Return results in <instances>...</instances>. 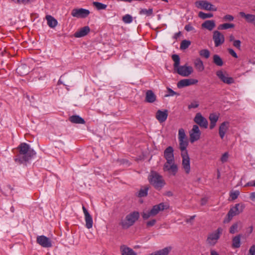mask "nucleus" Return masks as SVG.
I'll return each instance as SVG.
<instances>
[{
  "label": "nucleus",
  "instance_id": "nucleus-60",
  "mask_svg": "<svg viewBox=\"0 0 255 255\" xmlns=\"http://www.w3.org/2000/svg\"><path fill=\"white\" fill-rule=\"evenodd\" d=\"M195 217H196L195 215H193V216H191L189 219H186V222L187 223L191 222L192 221H193Z\"/></svg>",
  "mask_w": 255,
  "mask_h": 255
},
{
  "label": "nucleus",
  "instance_id": "nucleus-22",
  "mask_svg": "<svg viewBox=\"0 0 255 255\" xmlns=\"http://www.w3.org/2000/svg\"><path fill=\"white\" fill-rule=\"evenodd\" d=\"M165 209V205L164 203H161L158 205H156L153 206L152 209L150 210V214L155 216L159 212L163 211Z\"/></svg>",
  "mask_w": 255,
  "mask_h": 255
},
{
  "label": "nucleus",
  "instance_id": "nucleus-56",
  "mask_svg": "<svg viewBox=\"0 0 255 255\" xmlns=\"http://www.w3.org/2000/svg\"><path fill=\"white\" fill-rule=\"evenodd\" d=\"M30 2L29 0H17V4H26Z\"/></svg>",
  "mask_w": 255,
  "mask_h": 255
},
{
  "label": "nucleus",
  "instance_id": "nucleus-10",
  "mask_svg": "<svg viewBox=\"0 0 255 255\" xmlns=\"http://www.w3.org/2000/svg\"><path fill=\"white\" fill-rule=\"evenodd\" d=\"M190 141L191 143L199 139L201 135V132L197 125H194L192 129L189 132Z\"/></svg>",
  "mask_w": 255,
  "mask_h": 255
},
{
  "label": "nucleus",
  "instance_id": "nucleus-37",
  "mask_svg": "<svg viewBox=\"0 0 255 255\" xmlns=\"http://www.w3.org/2000/svg\"><path fill=\"white\" fill-rule=\"evenodd\" d=\"M172 59L174 62L173 66L174 69H175L177 67L179 66L180 65V57L177 54H173L172 56Z\"/></svg>",
  "mask_w": 255,
  "mask_h": 255
},
{
  "label": "nucleus",
  "instance_id": "nucleus-49",
  "mask_svg": "<svg viewBox=\"0 0 255 255\" xmlns=\"http://www.w3.org/2000/svg\"><path fill=\"white\" fill-rule=\"evenodd\" d=\"M228 157H229L228 153L227 152H225L222 155V156L221 158V161L223 163L226 162L227 161Z\"/></svg>",
  "mask_w": 255,
  "mask_h": 255
},
{
  "label": "nucleus",
  "instance_id": "nucleus-31",
  "mask_svg": "<svg viewBox=\"0 0 255 255\" xmlns=\"http://www.w3.org/2000/svg\"><path fill=\"white\" fill-rule=\"evenodd\" d=\"M242 235L239 234L236 236L232 240V247L234 248H239L241 246V238Z\"/></svg>",
  "mask_w": 255,
  "mask_h": 255
},
{
  "label": "nucleus",
  "instance_id": "nucleus-29",
  "mask_svg": "<svg viewBox=\"0 0 255 255\" xmlns=\"http://www.w3.org/2000/svg\"><path fill=\"white\" fill-rule=\"evenodd\" d=\"M121 251L122 255H137L136 253L133 250L125 246L121 247Z\"/></svg>",
  "mask_w": 255,
  "mask_h": 255
},
{
  "label": "nucleus",
  "instance_id": "nucleus-58",
  "mask_svg": "<svg viewBox=\"0 0 255 255\" xmlns=\"http://www.w3.org/2000/svg\"><path fill=\"white\" fill-rule=\"evenodd\" d=\"M245 186H255V181L254 180L248 182L245 185Z\"/></svg>",
  "mask_w": 255,
  "mask_h": 255
},
{
  "label": "nucleus",
  "instance_id": "nucleus-16",
  "mask_svg": "<svg viewBox=\"0 0 255 255\" xmlns=\"http://www.w3.org/2000/svg\"><path fill=\"white\" fill-rule=\"evenodd\" d=\"M216 75L218 78L225 83L231 84L235 82L234 79L232 77L225 75L221 70L218 71L216 72Z\"/></svg>",
  "mask_w": 255,
  "mask_h": 255
},
{
  "label": "nucleus",
  "instance_id": "nucleus-39",
  "mask_svg": "<svg viewBox=\"0 0 255 255\" xmlns=\"http://www.w3.org/2000/svg\"><path fill=\"white\" fill-rule=\"evenodd\" d=\"M93 5L98 10L105 9L107 7V5L106 4L97 1H94L93 2Z\"/></svg>",
  "mask_w": 255,
  "mask_h": 255
},
{
  "label": "nucleus",
  "instance_id": "nucleus-42",
  "mask_svg": "<svg viewBox=\"0 0 255 255\" xmlns=\"http://www.w3.org/2000/svg\"><path fill=\"white\" fill-rule=\"evenodd\" d=\"M199 54L201 56L207 59L209 57L210 53L208 49H202L199 51Z\"/></svg>",
  "mask_w": 255,
  "mask_h": 255
},
{
  "label": "nucleus",
  "instance_id": "nucleus-34",
  "mask_svg": "<svg viewBox=\"0 0 255 255\" xmlns=\"http://www.w3.org/2000/svg\"><path fill=\"white\" fill-rule=\"evenodd\" d=\"M149 190V186L146 185L142 187L138 193V197H143L147 195L148 191Z\"/></svg>",
  "mask_w": 255,
  "mask_h": 255
},
{
  "label": "nucleus",
  "instance_id": "nucleus-14",
  "mask_svg": "<svg viewBox=\"0 0 255 255\" xmlns=\"http://www.w3.org/2000/svg\"><path fill=\"white\" fill-rule=\"evenodd\" d=\"M213 39L215 47H218L224 42L225 37L220 31L215 30L213 32Z\"/></svg>",
  "mask_w": 255,
  "mask_h": 255
},
{
  "label": "nucleus",
  "instance_id": "nucleus-61",
  "mask_svg": "<svg viewBox=\"0 0 255 255\" xmlns=\"http://www.w3.org/2000/svg\"><path fill=\"white\" fill-rule=\"evenodd\" d=\"M164 195L168 197H171L173 196V193L171 191H168L164 193Z\"/></svg>",
  "mask_w": 255,
  "mask_h": 255
},
{
  "label": "nucleus",
  "instance_id": "nucleus-6",
  "mask_svg": "<svg viewBox=\"0 0 255 255\" xmlns=\"http://www.w3.org/2000/svg\"><path fill=\"white\" fill-rule=\"evenodd\" d=\"M223 229L222 228H218L214 232L210 234L207 239V243L211 246H214L222 234Z\"/></svg>",
  "mask_w": 255,
  "mask_h": 255
},
{
  "label": "nucleus",
  "instance_id": "nucleus-53",
  "mask_svg": "<svg viewBox=\"0 0 255 255\" xmlns=\"http://www.w3.org/2000/svg\"><path fill=\"white\" fill-rule=\"evenodd\" d=\"M199 104L197 102H194L188 105V109L196 108L198 107Z\"/></svg>",
  "mask_w": 255,
  "mask_h": 255
},
{
  "label": "nucleus",
  "instance_id": "nucleus-30",
  "mask_svg": "<svg viewBox=\"0 0 255 255\" xmlns=\"http://www.w3.org/2000/svg\"><path fill=\"white\" fill-rule=\"evenodd\" d=\"M47 21L48 25L51 28H54L58 24L57 20L53 16L50 15H47L45 17Z\"/></svg>",
  "mask_w": 255,
  "mask_h": 255
},
{
  "label": "nucleus",
  "instance_id": "nucleus-44",
  "mask_svg": "<svg viewBox=\"0 0 255 255\" xmlns=\"http://www.w3.org/2000/svg\"><path fill=\"white\" fill-rule=\"evenodd\" d=\"M123 20L126 23H129L132 22V18L129 14H126L123 17Z\"/></svg>",
  "mask_w": 255,
  "mask_h": 255
},
{
  "label": "nucleus",
  "instance_id": "nucleus-63",
  "mask_svg": "<svg viewBox=\"0 0 255 255\" xmlns=\"http://www.w3.org/2000/svg\"><path fill=\"white\" fill-rule=\"evenodd\" d=\"M250 198L253 201H255V192L251 194Z\"/></svg>",
  "mask_w": 255,
  "mask_h": 255
},
{
  "label": "nucleus",
  "instance_id": "nucleus-15",
  "mask_svg": "<svg viewBox=\"0 0 255 255\" xmlns=\"http://www.w3.org/2000/svg\"><path fill=\"white\" fill-rule=\"evenodd\" d=\"M36 241L38 244L43 248H50L52 246L51 240L45 236H38Z\"/></svg>",
  "mask_w": 255,
  "mask_h": 255
},
{
  "label": "nucleus",
  "instance_id": "nucleus-43",
  "mask_svg": "<svg viewBox=\"0 0 255 255\" xmlns=\"http://www.w3.org/2000/svg\"><path fill=\"white\" fill-rule=\"evenodd\" d=\"M198 15L202 19L211 18L213 16V14L211 13H206L202 11L199 12Z\"/></svg>",
  "mask_w": 255,
  "mask_h": 255
},
{
  "label": "nucleus",
  "instance_id": "nucleus-17",
  "mask_svg": "<svg viewBox=\"0 0 255 255\" xmlns=\"http://www.w3.org/2000/svg\"><path fill=\"white\" fill-rule=\"evenodd\" d=\"M198 80L194 79H185L181 80L177 83V87L179 88L194 85L198 83Z\"/></svg>",
  "mask_w": 255,
  "mask_h": 255
},
{
  "label": "nucleus",
  "instance_id": "nucleus-36",
  "mask_svg": "<svg viewBox=\"0 0 255 255\" xmlns=\"http://www.w3.org/2000/svg\"><path fill=\"white\" fill-rule=\"evenodd\" d=\"M213 62L218 66H222L223 65V61L222 58L217 54H215L213 56Z\"/></svg>",
  "mask_w": 255,
  "mask_h": 255
},
{
  "label": "nucleus",
  "instance_id": "nucleus-57",
  "mask_svg": "<svg viewBox=\"0 0 255 255\" xmlns=\"http://www.w3.org/2000/svg\"><path fill=\"white\" fill-rule=\"evenodd\" d=\"M249 254L255 255V246H252L249 250Z\"/></svg>",
  "mask_w": 255,
  "mask_h": 255
},
{
  "label": "nucleus",
  "instance_id": "nucleus-5",
  "mask_svg": "<svg viewBox=\"0 0 255 255\" xmlns=\"http://www.w3.org/2000/svg\"><path fill=\"white\" fill-rule=\"evenodd\" d=\"M178 140L181 153L187 152L186 148L188 145V140L183 128H180L178 130Z\"/></svg>",
  "mask_w": 255,
  "mask_h": 255
},
{
  "label": "nucleus",
  "instance_id": "nucleus-23",
  "mask_svg": "<svg viewBox=\"0 0 255 255\" xmlns=\"http://www.w3.org/2000/svg\"><path fill=\"white\" fill-rule=\"evenodd\" d=\"M156 100V96L151 90H147L145 93V101L149 103H153Z\"/></svg>",
  "mask_w": 255,
  "mask_h": 255
},
{
  "label": "nucleus",
  "instance_id": "nucleus-1",
  "mask_svg": "<svg viewBox=\"0 0 255 255\" xmlns=\"http://www.w3.org/2000/svg\"><path fill=\"white\" fill-rule=\"evenodd\" d=\"M17 148L19 150V153L14 160L20 164L28 162L36 154L34 150L26 143H20Z\"/></svg>",
  "mask_w": 255,
  "mask_h": 255
},
{
  "label": "nucleus",
  "instance_id": "nucleus-26",
  "mask_svg": "<svg viewBox=\"0 0 255 255\" xmlns=\"http://www.w3.org/2000/svg\"><path fill=\"white\" fill-rule=\"evenodd\" d=\"M239 14L241 16L244 17L246 21L249 23H252L255 26V15L251 14H246L244 12H240Z\"/></svg>",
  "mask_w": 255,
  "mask_h": 255
},
{
  "label": "nucleus",
  "instance_id": "nucleus-19",
  "mask_svg": "<svg viewBox=\"0 0 255 255\" xmlns=\"http://www.w3.org/2000/svg\"><path fill=\"white\" fill-rule=\"evenodd\" d=\"M229 123L228 122H224L220 125L219 128V134L222 139L224 138L227 131L229 129Z\"/></svg>",
  "mask_w": 255,
  "mask_h": 255
},
{
  "label": "nucleus",
  "instance_id": "nucleus-24",
  "mask_svg": "<svg viewBox=\"0 0 255 255\" xmlns=\"http://www.w3.org/2000/svg\"><path fill=\"white\" fill-rule=\"evenodd\" d=\"M201 26L202 28L212 31L216 26L215 21L213 20H207L202 24Z\"/></svg>",
  "mask_w": 255,
  "mask_h": 255
},
{
  "label": "nucleus",
  "instance_id": "nucleus-33",
  "mask_svg": "<svg viewBox=\"0 0 255 255\" xmlns=\"http://www.w3.org/2000/svg\"><path fill=\"white\" fill-rule=\"evenodd\" d=\"M242 223L241 222L239 221L234 224H233L230 227L229 230L230 233L232 234H234L238 232V228L240 225H241Z\"/></svg>",
  "mask_w": 255,
  "mask_h": 255
},
{
  "label": "nucleus",
  "instance_id": "nucleus-46",
  "mask_svg": "<svg viewBox=\"0 0 255 255\" xmlns=\"http://www.w3.org/2000/svg\"><path fill=\"white\" fill-rule=\"evenodd\" d=\"M24 66H20L16 69V71L18 73L23 74L24 75H26L28 73V70L27 69V66L25 65V72H22V70L24 68Z\"/></svg>",
  "mask_w": 255,
  "mask_h": 255
},
{
  "label": "nucleus",
  "instance_id": "nucleus-45",
  "mask_svg": "<svg viewBox=\"0 0 255 255\" xmlns=\"http://www.w3.org/2000/svg\"><path fill=\"white\" fill-rule=\"evenodd\" d=\"M167 90L168 94H166L165 95V97H170V96H173L174 95H177V96H179V93H177L174 92V91H173L170 88H167Z\"/></svg>",
  "mask_w": 255,
  "mask_h": 255
},
{
  "label": "nucleus",
  "instance_id": "nucleus-52",
  "mask_svg": "<svg viewBox=\"0 0 255 255\" xmlns=\"http://www.w3.org/2000/svg\"><path fill=\"white\" fill-rule=\"evenodd\" d=\"M156 222V220L155 219H152L150 221L147 222L146 226L148 227L153 226Z\"/></svg>",
  "mask_w": 255,
  "mask_h": 255
},
{
  "label": "nucleus",
  "instance_id": "nucleus-11",
  "mask_svg": "<svg viewBox=\"0 0 255 255\" xmlns=\"http://www.w3.org/2000/svg\"><path fill=\"white\" fill-rule=\"evenodd\" d=\"M90 14V11L88 9L80 8H74L72 10L71 15L73 17L77 18H85Z\"/></svg>",
  "mask_w": 255,
  "mask_h": 255
},
{
  "label": "nucleus",
  "instance_id": "nucleus-40",
  "mask_svg": "<svg viewBox=\"0 0 255 255\" xmlns=\"http://www.w3.org/2000/svg\"><path fill=\"white\" fill-rule=\"evenodd\" d=\"M140 14L145 15L147 16H151L153 14V9L149 8L148 9L143 8L139 11Z\"/></svg>",
  "mask_w": 255,
  "mask_h": 255
},
{
  "label": "nucleus",
  "instance_id": "nucleus-38",
  "mask_svg": "<svg viewBox=\"0 0 255 255\" xmlns=\"http://www.w3.org/2000/svg\"><path fill=\"white\" fill-rule=\"evenodd\" d=\"M235 27V25L233 23H224L220 24L218 27V29L219 30H223L227 29L228 28H234Z\"/></svg>",
  "mask_w": 255,
  "mask_h": 255
},
{
  "label": "nucleus",
  "instance_id": "nucleus-28",
  "mask_svg": "<svg viewBox=\"0 0 255 255\" xmlns=\"http://www.w3.org/2000/svg\"><path fill=\"white\" fill-rule=\"evenodd\" d=\"M209 120L210 121V128H214L216 126V123L219 119V116L214 113L211 114L209 116Z\"/></svg>",
  "mask_w": 255,
  "mask_h": 255
},
{
  "label": "nucleus",
  "instance_id": "nucleus-41",
  "mask_svg": "<svg viewBox=\"0 0 255 255\" xmlns=\"http://www.w3.org/2000/svg\"><path fill=\"white\" fill-rule=\"evenodd\" d=\"M190 41L187 40H183L181 42L180 49L182 50H185L187 49L190 46Z\"/></svg>",
  "mask_w": 255,
  "mask_h": 255
},
{
  "label": "nucleus",
  "instance_id": "nucleus-47",
  "mask_svg": "<svg viewBox=\"0 0 255 255\" xmlns=\"http://www.w3.org/2000/svg\"><path fill=\"white\" fill-rule=\"evenodd\" d=\"M141 216L144 220H147L150 217H153L152 214H150V210L147 212H143L141 213Z\"/></svg>",
  "mask_w": 255,
  "mask_h": 255
},
{
  "label": "nucleus",
  "instance_id": "nucleus-18",
  "mask_svg": "<svg viewBox=\"0 0 255 255\" xmlns=\"http://www.w3.org/2000/svg\"><path fill=\"white\" fill-rule=\"evenodd\" d=\"M173 151V148L171 146H168L165 149L164 151V157L166 161H175Z\"/></svg>",
  "mask_w": 255,
  "mask_h": 255
},
{
  "label": "nucleus",
  "instance_id": "nucleus-20",
  "mask_svg": "<svg viewBox=\"0 0 255 255\" xmlns=\"http://www.w3.org/2000/svg\"><path fill=\"white\" fill-rule=\"evenodd\" d=\"M90 31V28L88 26H85L78 30H77L74 33V36L77 38H80L84 37L87 35Z\"/></svg>",
  "mask_w": 255,
  "mask_h": 255
},
{
  "label": "nucleus",
  "instance_id": "nucleus-12",
  "mask_svg": "<svg viewBox=\"0 0 255 255\" xmlns=\"http://www.w3.org/2000/svg\"><path fill=\"white\" fill-rule=\"evenodd\" d=\"M195 4L197 7H201L205 10L212 11L217 10V8L214 5L206 0L197 1L196 2Z\"/></svg>",
  "mask_w": 255,
  "mask_h": 255
},
{
  "label": "nucleus",
  "instance_id": "nucleus-25",
  "mask_svg": "<svg viewBox=\"0 0 255 255\" xmlns=\"http://www.w3.org/2000/svg\"><path fill=\"white\" fill-rule=\"evenodd\" d=\"M171 247H166L161 250H159L147 255H168L171 252Z\"/></svg>",
  "mask_w": 255,
  "mask_h": 255
},
{
  "label": "nucleus",
  "instance_id": "nucleus-59",
  "mask_svg": "<svg viewBox=\"0 0 255 255\" xmlns=\"http://www.w3.org/2000/svg\"><path fill=\"white\" fill-rule=\"evenodd\" d=\"M208 201V199L206 198H203L201 200V205H205Z\"/></svg>",
  "mask_w": 255,
  "mask_h": 255
},
{
  "label": "nucleus",
  "instance_id": "nucleus-9",
  "mask_svg": "<svg viewBox=\"0 0 255 255\" xmlns=\"http://www.w3.org/2000/svg\"><path fill=\"white\" fill-rule=\"evenodd\" d=\"M174 70L176 71L178 74L184 77L189 76L193 71V68L191 66H187L186 65L179 66Z\"/></svg>",
  "mask_w": 255,
  "mask_h": 255
},
{
  "label": "nucleus",
  "instance_id": "nucleus-50",
  "mask_svg": "<svg viewBox=\"0 0 255 255\" xmlns=\"http://www.w3.org/2000/svg\"><path fill=\"white\" fill-rule=\"evenodd\" d=\"M241 42L239 40H236L233 42L234 46L239 50L241 49Z\"/></svg>",
  "mask_w": 255,
  "mask_h": 255
},
{
  "label": "nucleus",
  "instance_id": "nucleus-2",
  "mask_svg": "<svg viewBox=\"0 0 255 255\" xmlns=\"http://www.w3.org/2000/svg\"><path fill=\"white\" fill-rule=\"evenodd\" d=\"M149 183L157 190H161L165 185V181L162 175L154 171H151L148 176Z\"/></svg>",
  "mask_w": 255,
  "mask_h": 255
},
{
  "label": "nucleus",
  "instance_id": "nucleus-55",
  "mask_svg": "<svg viewBox=\"0 0 255 255\" xmlns=\"http://www.w3.org/2000/svg\"><path fill=\"white\" fill-rule=\"evenodd\" d=\"M185 29L187 31H190L194 29V27L191 24H187L185 25Z\"/></svg>",
  "mask_w": 255,
  "mask_h": 255
},
{
  "label": "nucleus",
  "instance_id": "nucleus-32",
  "mask_svg": "<svg viewBox=\"0 0 255 255\" xmlns=\"http://www.w3.org/2000/svg\"><path fill=\"white\" fill-rule=\"evenodd\" d=\"M194 65L196 69L198 71L201 72L204 70V66L203 65V63L200 58H197L196 59H195L194 61Z\"/></svg>",
  "mask_w": 255,
  "mask_h": 255
},
{
  "label": "nucleus",
  "instance_id": "nucleus-35",
  "mask_svg": "<svg viewBox=\"0 0 255 255\" xmlns=\"http://www.w3.org/2000/svg\"><path fill=\"white\" fill-rule=\"evenodd\" d=\"M86 221V227L88 229H91L93 226V219L90 214L85 216Z\"/></svg>",
  "mask_w": 255,
  "mask_h": 255
},
{
  "label": "nucleus",
  "instance_id": "nucleus-21",
  "mask_svg": "<svg viewBox=\"0 0 255 255\" xmlns=\"http://www.w3.org/2000/svg\"><path fill=\"white\" fill-rule=\"evenodd\" d=\"M168 117V111L165 110L164 111L158 110L156 114V118L160 122L162 123L165 122Z\"/></svg>",
  "mask_w": 255,
  "mask_h": 255
},
{
  "label": "nucleus",
  "instance_id": "nucleus-54",
  "mask_svg": "<svg viewBox=\"0 0 255 255\" xmlns=\"http://www.w3.org/2000/svg\"><path fill=\"white\" fill-rule=\"evenodd\" d=\"M228 50L229 53L233 57H234L235 58H237L238 57V55H237V53L235 52V51L233 49L229 48Z\"/></svg>",
  "mask_w": 255,
  "mask_h": 255
},
{
  "label": "nucleus",
  "instance_id": "nucleus-3",
  "mask_svg": "<svg viewBox=\"0 0 255 255\" xmlns=\"http://www.w3.org/2000/svg\"><path fill=\"white\" fill-rule=\"evenodd\" d=\"M139 218V213L133 211L128 214L126 217L121 220L120 225L124 229H128L137 221Z\"/></svg>",
  "mask_w": 255,
  "mask_h": 255
},
{
  "label": "nucleus",
  "instance_id": "nucleus-62",
  "mask_svg": "<svg viewBox=\"0 0 255 255\" xmlns=\"http://www.w3.org/2000/svg\"><path fill=\"white\" fill-rule=\"evenodd\" d=\"M82 209H83V211L85 216L90 214L89 213L88 211H87V210L86 209V208L84 206L82 207Z\"/></svg>",
  "mask_w": 255,
  "mask_h": 255
},
{
  "label": "nucleus",
  "instance_id": "nucleus-27",
  "mask_svg": "<svg viewBox=\"0 0 255 255\" xmlns=\"http://www.w3.org/2000/svg\"><path fill=\"white\" fill-rule=\"evenodd\" d=\"M69 121L74 124H84L85 123V120L78 115H73L69 117Z\"/></svg>",
  "mask_w": 255,
  "mask_h": 255
},
{
  "label": "nucleus",
  "instance_id": "nucleus-8",
  "mask_svg": "<svg viewBox=\"0 0 255 255\" xmlns=\"http://www.w3.org/2000/svg\"><path fill=\"white\" fill-rule=\"evenodd\" d=\"M182 157V167L186 174H189L190 172V161L188 154V152L181 153Z\"/></svg>",
  "mask_w": 255,
  "mask_h": 255
},
{
  "label": "nucleus",
  "instance_id": "nucleus-64",
  "mask_svg": "<svg viewBox=\"0 0 255 255\" xmlns=\"http://www.w3.org/2000/svg\"><path fill=\"white\" fill-rule=\"evenodd\" d=\"M253 226H251L250 227L248 230H247V232L250 234H251L252 232H253Z\"/></svg>",
  "mask_w": 255,
  "mask_h": 255
},
{
  "label": "nucleus",
  "instance_id": "nucleus-51",
  "mask_svg": "<svg viewBox=\"0 0 255 255\" xmlns=\"http://www.w3.org/2000/svg\"><path fill=\"white\" fill-rule=\"evenodd\" d=\"M234 17L230 14H227L225 15L223 17V19L225 21H232L234 20Z\"/></svg>",
  "mask_w": 255,
  "mask_h": 255
},
{
  "label": "nucleus",
  "instance_id": "nucleus-7",
  "mask_svg": "<svg viewBox=\"0 0 255 255\" xmlns=\"http://www.w3.org/2000/svg\"><path fill=\"white\" fill-rule=\"evenodd\" d=\"M163 170L172 175H175L178 171V167L175 161H166L164 164Z\"/></svg>",
  "mask_w": 255,
  "mask_h": 255
},
{
  "label": "nucleus",
  "instance_id": "nucleus-13",
  "mask_svg": "<svg viewBox=\"0 0 255 255\" xmlns=\"http://www.w3.org/2000/svg\"><path fill=\"white\" fill-rule=\"evenodd\" d=\"M194 121L195 123L198 125L201 128H206L208 126V122L206 119H205L201 113H198L196 114Z\"/></svg>",
  "mask_w": 255,
  "mask_h": 255
},
{
  "label": "nucleus",
  "instance_id": "nucleus-48",
  "mask_svg": "<svg viewBox=\"0 0 255 255\" xmlns=\"http://www.w3.org/2000/svg\"><path fill=\"white\" fill-rule=\"evenodd\" d=\"M240 194V192L238 190L231 192L230 193V197L233 200L236 199Z\"/></svg>",
  "mask_w": 255,
  "mask_h": 255
},
{
  "label": "nucleus",
  "instance_id": "nucleus-4",
  "mask_svg": "<svg viewBox=\"0 0 255 255\" xmlns=\"http://www.w3.org/2000/svg\"><path fill=\"white\" fill-rule=\"evenodd\" d=\"M244 208L245 206L243 204L239 203L236 204L235 206L231 208L226 217L224 220V223H229L234 216L242 213L243 211Z\"/></svg>",
  "mask_w": 255,
  "mask_h": 255
}]
</instances>
